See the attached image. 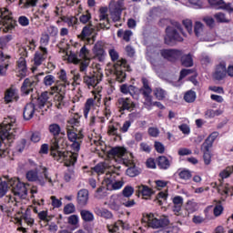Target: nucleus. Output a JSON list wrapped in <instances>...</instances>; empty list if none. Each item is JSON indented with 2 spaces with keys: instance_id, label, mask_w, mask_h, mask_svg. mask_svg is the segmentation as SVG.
Segmentation results:
<instances>
[{
  "instance_id": "50",
  "label": "nucleus",
  "mask_w": 233,
  "mask_h": 233,
  "mask_svg": "<svg viewBox=\"0 0 233 233\" xmlns=\"http://www.w3.org/2000/svg\"><path fill=\"white\" fill-rule=\"evenodd\" d=\"M204 28H205V25H203L201 22L195 23L194 32L197 37H201Z\"/></svg>"
},
{
  "instance_id": "39",
  "label": "nucleus",
  "mask_w": 233,
  "mask_h": 233,
  "mask_svg": "<svg viewBox=\"0 0 233 233\" xmlns=\"http://www.w3.org/2000/svg\"><path fill=\"white\" fill-rule=\"evenodd\" d=\"M17 71L20 72V76H26V60L25 57H20L17 61Z\"/></svg>"
},
{
  "instance_id": "56",
  "label": "nucleus",
  "mask_w": 233,
  "mask_h": 233,
  "mask_svg": "<svg viewBox=\"0 0 233 233\" xmlns=\"http://www.w3.org/2000/svg\"><path fill=\"white\" fill-rule=\"evenodd\" d=\"M180 179H184V181H188L192 177V173L188 169H184L178 173Z\"/></svg>"
},
{
  "instance_id": "51",
  "label": "nucleus",
  "mask_w": 233,
  "mask_h": 233,
  "mask_svg": "<svg viewBox=\"0 0 233 233\" xmlns=\"http://www.w3.org/2000/svg\"><path fill=\"white\" fill-rule=\"evenodd\" d=\"M219 191L221 194H224L225 196H232L233 195V187L226 184L224 187L219 188Z\"/></svg>"
},
{
  "instance_id": "31",
  "label": "nucleus",
  "mask_w": 233,
  "mask_h": 233,
  "mask_svg": "<svg viewBox=\"0 0 233 233\" xmlns=\"http://www.w3.org/2000/svg\"><path fill=\"white\" fill-rule=\"evenodd\" d=\"M57 76L58 79L61 81V84L57 86H60V88L66 90V86H70V85L72 84L70 80H68V77L66 76V71H65V69H61L57 73Z\"/></svg>"
},
{
  "instance_id": "36",
  "label": "nucleus",
  "mask_w": 233,
  "mask_h": 233,
  "mask_svg": "<svg viewBox=\"0 0 233 233\" xmlns=\"http://www.w3.org/2000/svg\"><path fill=\"white\" fill-rule=\"evenodd\" d=\"M94 212L95 214H96V216H99L100 218H105L106 219H111L112 218V212H110L108 209L96 207L94 208Z\"/></svg>"
},
{
  "instance_id": "6",
  "label": "nucleus",
  "mask_w": 233,
  "mask_h": 233,
  "mask_svg": "<svg viewBox=\"0 0 233 233\" xmlns=\"http://www.w3.org/2000/svg\"><path fill=\"white\" fill-rule=\"evenodd\" d=\"M218 136L219 133L218 131L211 133L200 147V150L203 152V161L205 165H210V163H212V153L210 149Z\"/></svg>"
},
{
  "instance_id": "54",
  "label": "nucleus",
  "mask_w": 233,
  "mask_h": 233,
  "mask_svg": "<svg viewBox=\"0 0 233 233\" xmlns=\"http://www.w3.org/2000/svg\"><path fill=\"white\" fill-rule=\"evenodd\" d=\"M91 19H92V15L88 11H86L79 17V21H80V23H83V25H86V23H90Z\"/></svg>"
},
{
  "instance_id": "34",
  "label": "nucleus",
  "mask_w": 233,
  "mask_h": 233,
  "mask_svg": "<svg viewBox=\"0 0 233 233\" xmlns=\"http://www.w3.org/2000/svg\"><path fill=\"white\" fill-rule=\"evenodd\" d=\"M8 59H10V56L5 55L0 51V75L5 76V73L6 72V68H8Z\"/></svg>"
},
{
  "instance_id": "11",
  "label": "nucleus",
  "mask_w": 233,
  "mask_h": 233,
  "mask_svg": "<svg viewBox=\"0 0 233 233\" xmlns=\"http://www.w3.org/2000/svg\"><path fill=\"white\" fill-rule=\"evenodd\" d=\"M119 168H121V166H116V168L115 169L116 172L106 173L104 177L106 185H107V187H110L111 185L113 190H119V188H122L123 185H125L123 180L116 181V176H119Z\"/></svg>"
},
{
  "instance_id": "49",
  "label": "nucleus",
  "mask_w": 233,
  "mask_h": 233,
  "mask_svg": "<svg viewBox=\"0 0 233 233\" xmlns=\"http://www.w3.org/2000/svg\"><path fill=\"white\" fill-rule=\"evenodd\" d=\"M20 50H22L23 56H25V57H28V50H35V42L34 40L29 41V44L26 47H22Z\"/></svg>"
},
{
  "instance_id": "44",
  "label": "nucleus",
  "mask_w": 233,
  "mask_h": 233,
  "mask_svg": "<svg viewBox=\"0 0 233 233\" xmlns=\"http://www.w3.org/2000/svg\"><path fill=\"white\" fill-rule=\"evenodd\" d=\"M126 173L129 177H136V176H139L140 171L137 167H136V164H134L127 169Z\"/></svg>"
},
{
  "instance_id": "22",
  "label": "nucleus",
  "mask_w": 233,
  "mask_h": 233,
  "mask_svg": "<svg viewBox=\"0 0 233 233\" xmlns=\"http://www.w3.org/2000/svg\"><path fill=\"white\" fill-rule=\"evenodd\" d=\"M116 105L119 108V112H125V110H127V112H132V110L136 108V103H134V101L128 97L118 98Z\"/></svg>"
},
{
  "instance_id": "4",
  "label": "nucleus",
  "mask_w": 233,
  "mask_h": 233,
  "mask_svg": "<svg viewBox=\"0 0 233 233\" xmlns=\"http://www.w3.org/2000/svg\"><path fill=\"white\" fill-rule=\"evenodd\" d=\"M172 25L173 26H168L166 28V35L164 38L165 44L168 45L169 46H174V45H176V41H178L179 43L183 41V37H181L179 32L185 35L183 27H181V24H179V22H173Z\"/></svg>"
},
{
  "instance_id": "8",
  "label": "nucleus",
  "mask_w": 233,
  "mask_h": 233,
  "mask_svg": "<svg viewBox=\"0 0 233 233\" xmlns=\"http://www.w3.org/2000/svg\"><path fill=\"white\" fill-rule=\"evenodd\" d=\"M0 28H3L4 32H10L15 28V20L12 17V12L6 7L0 8Z\"/></svg>"
},
{
  "instance_id": "17",
  "label": "nucleus",
  "mask_w": 233,
  "mask_h": 233,
  "mask_svg": "<svg viewBox=\"0 0 233 233\" xmlns=\"http://www.w3.org/2000/svg\"><path fill=\"white\" fill-rule=\"evenodd\" d=\"M110 28V20L108 19V8L101 7L99 9V24L96 25L97 30H108Z\"/></svg>"
},
{
  "instance_id": "46",
  "label": "nucleus",
  "mask_w": 233,
  "mask_h": 233,
  "mask_svg": "<svg viewBox=\"0 0 233 233\" xmlns=\"http://www.w3.org/2000/svg\"><path fill=\"white\" fill-rule=\"evenodd\" d=\"M181 64L183 66H193L194 61L192 60V56L185 55L181 57Z\"/></svg>"
},
{
  "instance_id": "58",
  "label": "nucleus",
  "mask_w": 233,
  "mask_h": 233,
  "mask_svg": "<svg viewBox=\"0 0 233 233\" xmlns=\"http://www.w3.org/2000/svg\"><path fill=\"white\" fill-rule=\"evenodd\" d=\"M233 173V167H228L223 171L219 173V176L222 179H227V177H229L230 175Z\"/></svg>"
},
{
  "instance_id": "59",
  "label": "nucleus",
  "mask_w": 233,
  "mask_h": 233,
  "mask_svg": "<svg viewBox=\"0 0 233 233\" xmlns=\"http://www.w3.org/2000/svg\"><path fill=\"white\" fill-rule=\"evenodd\" d=\"M74 212H76V205H74L73 203L66 204L64 207V214H66V216L74 214Z\"/></svg>"
},
{
  "instance_id": "2",
  "label": "nucleus",
  "mask_w": 233,
  "mask_h": 233,
  "mask_svg": "<svg viewBox=\"0 0 233 233\" xmlns=\"http://www.w3.org/2000/svg\"><path fill=\"white\" fill-rule=\"evenodd\" d=\"M15 130H17V123L15 116H8L5 118L0 127V157H6L9 154L8 147H5L3 141L7 139L10 141L14 136H15Z\"/></svg>"
},
{
  "instance_id": "24",
  "label": "nucleus",
  "mask_w": 233,
  "mask_h": 233,
  "mask_svg": "<svg viewBox=\"0 0 233 233\" xmlns=\"http://www.w3.org/2000/svg\"><path fill=\"white\" fill-rule=\"evenodd\" d=\"M93 54L98 59V61H105L106 53L105 52V43L103 41H97L93 46Z\"/></svg>"
},
{
  "instance_id": "57",
  "label": "nucleus",
  "mask_w": 233,
  "mask_h": 233,
  "mask_svg": "<svg viewBox=\"0 0 233 233\" xmlns=\"http://www.w3.org/2000/svg\"><path fill=\"white\" fill-rule=\"evenodd\" d=\"M8 188H10V182H1L0 183V198H4V196L8 192Z\"/></svg>"
},
{
  "instance_id": "35",
  "label": "nucleus",
  "mask_w": 233,
  "mask_h": 233,
  "mask_svg": "<svg viewBox=\"0 0 233 233\" xmlns=\"http://www.w3.org/2000/svg\"><path fill=\"white\" fill-rule=\"evenodd\" d=\"M137 188L138 193L142 195L144 199H148V198H150V196L154 194V191L152 190V188L145 185L138 186L137 187Z\"/></svg>"
},
{
  "instance_id": "21",
  "label": "nucleus",
  "mask_w": 233,
  "mask_h": 233,
  "mask_svg": "<svg viewBox=\"0 0 233 233\" xmlns=\"http://www.w3.org/2000/svg\"><path fill=\"white\" fill-rule=\"evenodd\" d=\"M37 86V80L34 78H25L21 86L22 96H29Z\"/></svg>"
},
{
  "instance_id": "23",
  "label": "nucleus",
  "mask_w": 233,
  "mask_h": 233,
  "mask_svg": "<svg viewBox=\"0 0 233 233\" xmlns=\"http://www.w3.org/2000/svg\"><path fill=\"white\" fill-rule=\"evenodd\" d=\"M160 54L167 61H176L183 56V52L177 49H163L160 51Z\"/></svg>"
},
{
  "instance_id": "45",
  "label": "nucleus",
  "mask_w": 233,
  "mask_h": 233,
  "mask_svg": "<svg viewBox=\"0 0 233 233\" xmlns=\"http://www.w3.org/2000/svg\"><path fill=\"white\" fill-rule=\"evenodd\" d=\"M93 106H94V100L92 98H88L84 107V116L86 118L88 117V114L90 113V110H92Z\"/></svg>"
},
{
  "instance_id": "61",
  "label": "nucleus",
  "mask_w": 233,
  "mask_h": 233,
  "mask_svg": "<svg viewBox=\"0 0 233 233\" xmlns=\"http://www.w3.org/2000/svg\"><path fill=\"white\" fill-rule=\"evenodd\" d=\"M121 205H124V207H127V208H132V207H134L136 205V200L122 198Z\"/></svg>"
},
{
  "instance_id": "32",
  "label": "nucleus",
  "mask_w": 233,
  "mask_h": 233,
  "mask_svg": "<svg viewBox=\"0 0 233 233\" xmlns=\"http://www.w3.org/2000/svg\"><path fill=\"white\" fill-rule=\"evenodd\" d=\"M34 114H35V105H34V103L27 104L24 108V119L30 121V119L34 117Z\"/></svg>"
},
{
  "instance_id": "30",
  "label": "nucleus",
  "mask_w": 233,
  "mask_h": 233,
  "mask_svg": "<svg viewBox=\"0 0 233 233\" xmlns=\"http://www.w3.org/2000/svg\"><path fill=\"white\" fill-rule=\"evenodd\" d=\"M214 77L217 81H221L224 79L225 76H227V65L224 62L220 63L214 73Z\"/></svg>"
},
{
  "instance_id": "20",
  "label": "nucleus",
  "mask_w": 233,
  "mask_h": 233,
  "mask_svg": "<svg viewBox=\"0 0 233 233\" xmlns=\"http://www.w3.org/2000/svg\"><path fill=\"white\" fill-rule=\"evenodd\" d=\"M116 168H117V167L111 165L108 161H105L97 164L96 167L92 168V170L93 172L101 175L105 174V172L106 174H112V172H116Z\"/></svg>"
},
{
  "instance_id": "43",
  "label": "nucleus",
  "mask_w": 233,
  "mask_h": 233,
  "mask_svg": "<svg viewBox=\"0 0 233 233\" xmlns=\"http://www.w3.org/2000/svg\"><path fill=\"white\" fill-rule=\"evenodd\" d=\"M154 94H155V97H157V99H158V101H163V99H165V97H167V91H165L161 87L155 88Z\"/></svg>"
},
{
  "instance_id": "16",
  "label": "nucleus",
  "mask_w": 233,
  "mask_h": 233,
  "mask_svg": "<svg viewBox=\"0 0 233 233\" xmlns=\"http://www.w3.org/2000/svg\"><path fill=\"white\" fill-rule=\"evenodd\" d=\"M143 86L140 89V92L144 97V106H150L152 105V88L148 84V79L142 78Z\"/></svg>"
},
{
  "instance_id": "14",
  "label": "nucleus",
  "mask_w": 233,
  "mask_h": 233,
  "mask_svg": "<svg viewBox=\"0 0 233 233\" xmlns=\"http://www.w3.org/2000/svg\"><path fill=\"white\" fill-rule=\"evenodd\" d=\"M10 187H12V192L14 194V198H25L26 196L28 190L26 189V185L19 180H10Z\"/></svg>"
},
{
  "instance_id": "64",
  "label": "nucleus",
  "mask_w": 233,
  "mask_h": 233,
  "mask_svg": "<svg viewBox=\"0 0 233 233\" xmlns=\"http://www.w3.org/2000/svg\"><path fill=\"white\" fill-rule=\"evenodd\" d=\"M21 223H25L26 225H28V227H32V225H34V218H32L30 215L25 214L23 216Z\"/></svg>"
},
{
  "instance_id": "15",
  "label": "nucleus",
  "mask_w": 233,
  "mask_h": 233,
  "mask_svg": "<svg viewBox=\"0 0 233 233\" xmlns=\"http://www.w3.org/2000/svg\"><path fill=\"white\" fill-rule=\"evenodd\" d=\"M48 57V49L46 47H43L42 46L39 47V51H36L34 56V66L32 67L33 72H35V68L37 66H41L46 58Z\"/></svg>"
},
{
  "instance_id": "33",
  "label": "nucleus",
  "mask_w": 233,
  "mask_h": 233,
  "mask_svg": "<svg viewBox=\"0 0 233 233\" xmlns=\"http://www.w3.org/2000/svg\"><path fill=\"white\" fill-rule=\"evenodd\" d=\"M5 101L6 103H12V101H19V94H17V90L14 88L7 89L5 95Z\"/></svg>"
},
{
  "instance_id": "26",
  "label": "nucleus",
  "mask_w": 233,
  "mask_h": 233,
  "mask_svg": "<svg viewBox=\"0 0 233 233\" xmlns=\"http://www.w3.org/2000/svg\"><path fill=\"white\" fill-rule=\"evenodd\" d=\"M211 8L215 10H227L228 12H233V7L230 3L227 4L223 0H208Z\"/></svg>"
},
{
  "instance_id": "41",
  "label": "nucleus",
  "mask_w": 233,
  "mask_h": 233,
  "mask_svg": "<svg viewBox=\"0 0 233 233\" xmlns=\"http://www.w3.org/2000/svg\"><path fill=\"white\" fill-rule=\"evenodd\" d=\"M196 92L193 90H188L184 95V101H186V103H194L196 101Z\"/></svg>"
},
{
  "instance_id": "10",
  "label": "nucleus",
  "mask_w": 233,
  "mask_h": 233,
  "mask_svg": "<svg viewBox=\"0 0 233 233\" xmlns=\"http://www.w3.org/2000/svg\"><path fill=\"white\" fill-rule=\"evenodd\" d=\"M103 81V73H87L83 76V83L89 90H94Z\"/></svg>"
},
{
  "instance_id": "37",
  "label": "nucleus",
  "mask_w": 233,
  "mask_h": 233,
  "mask_svg": "<svg viewBox=\"0 0 233 233\" xmlns=\"http://www.w3.org/2000/svg\"><path fill=\"white\" fill-rule=\"evenodd\" d=\"M173 212L177 215L181 212V208L183 207V198L177 196L173 198Z\"/></svg>"
},
{
  "instance_id": "52",
  "label": "nucleus",
  "mask_w": 233,
  "mask_h": 233,
  "mask_svg": "<svg viewBox=\"0 0 233 233\" xmlns=\"http://www.w3.org/2000/svg\"><path fill=\"white\" fill-rule=\"evenodd\" d=\"M122 198H128L134 194V187L132 186H127L124 187L122 191Z\"/></svg>"
},
{
  "instance_id": "1",
  "label": "nucleus",
  "mask_w": 233,
  "mask_h": 233,
  "mask_svg": "<svg viewBox=\"0 0 233 233\" xmlns=\"http://www.w3.org/2000/svg\"><path fill=\"white\" fill-rule=\"evenodd\" d=\"M79 117H71L67 120L66 125V136L68 141H70L72 151H61L65 148V138L57 137L61 134V127L58 124H51L49 126V132L54 136L50 142L51 156L56 161L59 163H65L66 167H74L76 161H77V152L81 150V145L85 135L82 130H78L76 127H79Z\"/></svg>"
},
{
  "instance_id": "42",
  "label": "nucleus",
  "mask_w": 233,
  "mask_h": 233,
  "mask_svg": "<svg viewBox=\"0 0 233 233\" xmlns=\"http://www.w3.org/2000/svg\"><path fill=\"white\" fill-rule=\"evenodd\" d=\"M37 5V0H20L19 6L21 8H31L32 6H35Z\"/></svg>"
},
{
  "instance_id": "3",
  "label": "nucleus",
  "mask_w": 233,
  "mask_h": 233,
  "mask_svg": "<svg viewBox=\"0 0 233 233\" xmlns=\"http://www.w3.org/2000/svg\"><path fill=\"white\" fill-rule=\"evenodd\" d=\"M108 54L112 61H116L114 64L116 80L118 81V83H123V81L127 79V73H125V70L130 71L128 64L126 59L121 58L119 60V53H117L116 49H109Z\"/></svg>"
},
{
  "instance_id": "60",
  "label": "nucleus",
  "mask_w": 233,
  "mask_h": 233,
  "mask_svg": "<svg viewBox=\"0 0 233 233\" xmlns=\"http://www.w3.org/2000/svg\"><path fill=\"white\" fill-rule=\"evenodd\" d=\"M64 179L65 181H66V183H69V181L76 179V172H74V169H69L67 172H66Z\"/></svg>"
},
{
  "instance_id": "18",
  "label": "nucleus",
  "mask_w": 233,
  "mask_h": 233,
  "mask_svg": "<svg viewBox=\"0 0 233 233\" xmlns=\"http://www.w3.org/2000/svg\"><path fill=\"white\" fill-rule=\"evenodd\" d=\"M109 9L112 21L116 23L121 19V14L125 10V4L123 3V0H119L114 5H110Z\"/></svg>"
},
{
  "instance_id": "19",
  "label": "nucleus",
  "mask_w": 233,
  "mask_h": 233,
  "mask_svg": "<svg viewBox=\"0 0 233 233\" xmlns=\"http://www.w3.org/2000/svg\"><path fill=\"white\" fill-rule=\"evenodd\" d=\"M5 204L0 206V210L7 216H12V212H14V208L17 205V198H14V196H7L5 198Z\"/></svg>"
},
{
  "instance_id": "9",
  "label": "nucleus",
  "mask_w": 233,
  "mask_h": 233,
  "mask_svg": "<svg viewBox=\"0 0 233 233\" xmlns=\"http://www.w3.org/2000/svg\"><path fill=\"white\" fill-rule=\"evenodd\" d=\"M94 32H96V28L89 22L88 25L83 27L80 35H78V39L84 41L85 45H94L96 43V35H94Z\"/></svg>"
},
{
  "instance_id": "13",
  "label": "nucleus",
  "mask_w": 233,
  "mask_h": 233,
  "mask_svg": "<svg viewBox=\"0 0 233 233\" xmlns=\"http://www.w3.org/2000/svg\"><path fill=\"white\" fill-rule=\"evenodd\" d=\"M51 90L53 94H56V92H57V94H56L54 96L55 106H56L58 110L65 108V106L66 105V101H65L66 89H63L61 86H54L51 87Z\"/></svg>"
},
{
  "instance_id": "63",
  "label": "nucleus",
  "mask_w": 233,
  "mask_h": 233,
  "mask_svg": "<svg viewBox=\"0 0 233 233\" xmlns=\"http://www.w3.org/2000/svg\"><path fill=\"white\" fill-rule=\"evenodd\" d=\"M14 39V36L12 35H6L0 37V45L1 46H6L7 43L12 41Z\"/></svg>"
},
{
  "instance_id": "62",
  "label": "nucleus",
  "mask_w": 233,
  "mask_h": 233,
  "mask_svg": "<svg viewBox=\"0 0 233 233\" xmlns=\"http://www.w3.org/2000/svg\"><path fill=\"white\" fill-rule=\"evenodd\" d=\"M167 198H168V195L160 191L157 196V203H158V205H163V201H167Z\"/></svg>"
},
{
  "instance_id": "12",
  "label": "nucleus",
  "mask_w": 233,
  "mask_h": 233,
  "mask_svg": "<svg viewBox=\"0 0 233 233\" xmlns=\"http://www.w3.org/2000/svg\"><path fill=\"white\" fill-rule=\"evenodd\" d=\"M147 223L151 228H163V227H168L170 220H168V217L164 215L157 217L154 214H149L147 215Z\"/></svg>"
},
{
  "instance_id": "7",
  "label": "nucleus",
  "mask_w": 233,
  "mask_h": 233,
  "mask_svg": "<svg viewBox=\"0 0 233 233\" xmlns=\"http://www.w3.org/2000/svg\"><path fill=\"white\" fill-rule=\"evenodd\" d=\"M126 152L127 150L123 147H113L108 151V157H112L111 161L113 162L118 161L119 163H122L126 167H133V165L135 164L134 160L132 159V155H129L127 158L124 157Z\"/></svg>"
},
{
  "instance_id": "55",
  "label": "nucleus",
  "mask_w": 233,
  "mask_h": 233,
  "mask_svg": "<svg viewBox=\"0 0 233 233\" xmlns=\"http://www.w3.org/2000/svg\"><path fill=\"white\" fill-rule=\"evenodd\" d=\"M43 83L46 86H52L56 83V76L47 75L44 77Z\"/></svg>"
},
{
  "instance_id": "29",
  "label": "nucleus",
  "mask_w": 233,
  "mask_h": 233,
  "mask_svg": "<svg viewBox=\"0 0 233 233\" xmlns=\"http://www.w3.org/2000/svg\"><path fill=\"white\" fill-rule=\"evenodd\" d=\"M121 199H123V196L112 195L108 203L109 208L117 212L121 207Z\"/></svg>"
},
{
  "instance_id": "40",
  "label": "nucleus",
  "mask_w": 233,
  "mask_h": 233,
  "mask_svg": "<svg viewBox=\"0 0 233 233\" xmlns=\"http://www.w3.org/2000/svg\"><path fill=\"white\" fill-rule=\"evenodd\" d=\"M158 167L163 170H167V168H170V161L168 160V158H167V157H159Z\"/></svg>"
},
{
  "instance_id": "5",
  "label": "nucleus",
  "mask_w": 233,
  "mask_h": 233,
  "mask_svg": "<svg viewBox=\"0 0 233 233\" xmlns=\"http://www.w3.org/2000/svg\"><path fill=\"white\" fill-rule=\"evenodd\" d=\"M25 177L27 181L37 183V185H41V187H45L46 181L52 185V178L48 176V169L46 167H43L42 172L38 173L37 169H31L26 172Z\"/></svg>"
},
{
  "instance_id": "53",
  "label": "nucleus",
  "mask_w": 233,
  "mask_h": 233,
  "mask_svg": "<svg viewBox=\"0 0 233 233\" xmlns=\"http://www.w3.org/2000/svg\"><path fill=\"white\" fill-rule=\"evenodd\" d=\"M67 222L69 225H72L73 227H79V216L77 215H71L67 218Z\"/></svg>"
},
{
  "instance_id": "25",
  "label": "nucleus",
  "mask_w": 233,
  "mask_h": 233,
  "mask_svg": "<svg viewBox=\"0 0 233 233\" xmlns=\"http://www.w3.org/2000/svg\"><path fill=\"white\" fill-rule=\"evenodd\" d=\"M50 96H54V91L51 92L45 91L38 96V105L39 108H43V106H47V108H51L52 106V99Z\"/></svg>"
},
{
  "instance_id": "28",
  "label": "nucleus",
  "mask_w": 233,
  "mask_h": 233,
  "mask_svg": "<svg viewBox=\"0 0 233 233\" xmlns=\"http://www.w3.org/2000/svg\"><path fill=\"white\" fill-rule=\"evenodd\" d=\"M89 193L87 189H80L77 192L76 201L79 207H86L88 205Z\"/></svg>"
},
{
  "instance_id": "38",
  "label": "nucleus",
  "mask_w": 233,
  "mask_h": 233,
  "mask_svg": "<svg viewBox=\"0 0 233 233\" xmlns=\"http://www.w3.org/2000/svg\"><path fill=\"white\" fill-rule=\"evenodd\" d=\"M80 216H81L83 221H86V223H92V221H94V219H95L94 213H92L88 209H82L80 211Z\"/></svg>"
},
{
  "instance_id": "48",
  "label": "nucleus",
  "mask_w": 233,
  "mask_h": 233,
  "mask_svg": "<svg viewBox=\"0 0 233 233\" xmlns=\"http://www.w3.org/2000/svg\"><path fill=\"white\" fill-rule=\"evenodd\" d=\"M119 127L118 124H111L108 126L107 134L108 136H116V137H119L118 132Z\"/></svg>"
},
{
  "instance_id": "27",
  "label": "nucleus",
  "mask_w": 233,
  "mask_h": 233,
  "mask_svg": "<svg viewBox=\"0 0 233 233\" xmlns=\"http://www.w3.org/2000/svg\"><path fill=\"white\" fill-rule=\"evenodd\" d=\"M120 92L126 96L130 94L133 99H139V95H137V87L128 84H123L120 86Z\"/></svg>"
},
{
  "instance_id": "47",
  "label": "nucleus",
  "mask_w": 233,
  "mask_h": 233,
  "mask_svg": "<svg viewBox=\"0 0 233 233\" xmlns=\"http://www.w3.org/2000/svg\"><path fill=\"white\" fill-rule=\"evenodd\" d=\"M199 208V206L197 202H194L192 200L187 201L186 206V210L189 212L190 214L196 212Z\"/></svg>"
}]
</instances>
